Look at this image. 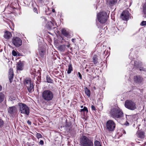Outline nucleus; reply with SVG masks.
Returning a JSON list of instances; mask_svg holds the SVG:
<instances>
[{"label": "nucleus", "mask_w": 146, "mask_h": 146, "mask_svg": "<svg viewBox=\"0 0 146 146\" xmlns=\"http://www.w3.org/2000/svg\"><path fill=\"white\" fill-rule=\"evenodd\" d=\"M80 111L81 112H82V111H86L87 112L88 111V108L85 106L84 107L83 109L80 110Z\"/></svg>", "instance_id": "32"}, {"label": "nucleus", "mask_w": 146, "mask_h": 146, "mask_svg": "<svg viewBox=\"0 0 146 146\" xmlns=\"http://www.w3.org/2000/svg\"><path fill=\"white\" fill-rule=\"evenodd\" d=\"M125 106L126 108L131 110H134L137 108L135 103L129 100H127L125 102Z\"/></svg>", "instance_id": "6"}, {"label": "nucleus", "mask_w": 146, "mask_h": 146, "mask_svg": "<svg viewBox=\"0 0 146 146\" xmlns=\"http://www.w3.org/2000/svg\"><path fill=\"white\" fill-rule=\"evenodd\" d=\"M111 116L115 119H121L123 116V113L119 108H113L110 111Z\"/></svg>", "instance_id": "1"}, {"label": "nucleus", "mask_w": 146, "mask_h": 146, "mask_svg": "<svg viewBox=\"0 0 146 146\" xmlns=\"http://www.w3.org/2000/svg\"><path fill=\"white\" fill-rule=\"evenodd\" d=\"M131 64H132L133 66L130 68L131 70L133 69L135 67L136 68H139L141 66H143V64L141 62L134 60L131 61L129 65H131Z\"/></svg>", "instance_id": "9"}, {"label": "nucleus", "mask_w": 146, "mask_h": 146, "mask_svg": "<svg viewBox=\"0 0 146 146\" xmlns=\"http://www.w3.org/2000/svg\"><path fill=\"white\" fill-rule=\"evenodd\" d=\"M27 123H28V124H29V125H31V121H30L29 120H28L27 121Z\"/></svg>", "instance_id": "42"}, {"label": "nucleus", "mask_w": 146, "mask_h": 146, "mask_svg": "<svg viewBox=\"0 0 146 146\" xmlns=\"http://www.w3.org/2000/svg\"><path fill=\"white\" fill-rule=\"evenodd\" d=\"M123 133H126L125 131H124Z\"/></svg>", "instance_id": "49"}, {"label": "nucleus", "mask_w": 146, "mask_h": 146, "mask_svg": "<svg viewBox=\"0 0 146 146\" xmlns=\"http://www.w3.org/2000/svg\"><path fill=\"white\" fill-rule=\"evenodd\" d=\"M126 122H127V124H126V125H129V123H128V122H127V121Z\"/></svg>", "instance_id": "46"}, {"label": "nucleus", "mask_w": 146, "mask_h": 146, "mask_svg": "<svg viewBox=\"0 0 146 146\" xmlns=\"http://www.w3.org/2000/svg\"><path fill=\"white\" fill-rule=\"evenodd\" d=\"M42 98L43 100L46 102L52 101L54 98L53 92L50 90H44L42 93Z\"/></svg>", "instance_id": "2"}, {"label": "nucleus", "mask_w": 146, "mask_h": 146, "mask_svg": "<svg viewBox=\"0 0 146 146\" xmlns=\"http://www.w3.org/2000/svg\"><path fill=\"white\" fill-rule=\"evenodd\" d=\"M93 62L94 64H97L98 63V58L96 56L94 55L93 58Z\"/></svg>", "instance_id": "25"}, {"label": "nucleus", "mask_w": 146, "mask_h": 146, "mask_svg": "<svg viewBox=\"0 0 146 146\" xmlns=\"http://www.w3.org/2000/svg\"><path fill=\"white\" fill-rule=\"evenodd\" d=\"M70 45L69 44L68 45H66V46H67L68 48H69L70 47Z\"/></svg>", "instance_id": "44"}, {"label": "nucleus", "mask_w": 146, "mask_h": 146, "mask_svg": "<svg viewBox=\"0 0 146 146\" xmlns=\"http://www.w3.org/2000/svg\"><path fill=\"white\" fill-rule=\"evenodd\" d=\"M117 2V0H109L108 3L109 5L111 6L115 5Z\"/></svg>", "instance_id": "21"}, {"label": "nucleus", "mask_w": 146, "mask_h": 146, "mask_svg": "<svg viewBox=\"0 0 146 146\" xmlns=\"http://www.w3.org/2000/svg\"><path fill=\"white\" fill-rule=\"evenodd\" d=\"M23 63L20 61L17 63V69L18 70H22L23 69Z\"/></svg>", "instance_id": "18"}, {"label": "nucleus", "mask_w": 146, "mask_h": 146, "mask_svg": "<svg viewBox=\"0 0 146 146\" xmlns=\"http://www.w3.org/2000/svg\"><path fill=\"white\" fill-rule=\"evenodd\" d=\"M75 40V39L72 38V42H74V41Z\"/></svg>", "instance_id": "45"}, {"label": "nucleus", "mask_w": 146, "mask_h": 146, "mask_svg": "<svg viewBox=\"0 0 146 146\" xmlns=\"http://www.w3.org/2000/svg\"><path fill=\"white\" fill-rule=\"evenodd\" d=\"M138 137L140 138L143 139L145 137V133L143 131H140L138 133Z\"/></svg>", "instance_id": "20"}, {"label": "nucleus", "mask_w": 146, "mask_h": 146, "mask_svg": "<svg viewBox=\"0 0 146 146\" xmlns=\"http://www.w3.org/2000/svg\"><path fill=\"white\" fill-rule=\"evenodd\" d=\"M62 34L65 37H67L69 34V32L65 29H62L61 31Z\"/></svg>", "instance_id": "19"}, {"label": "nucleus", "mask_w": 146, "mask_h": 146, "mask_svg": "<svg viewBox=\"0 0 146 146\" xmlns=\"http://www.w3.org/2000/svg\"><path fill=\"white\" fill-rule=\"evenodd\" d=\"M4 124V122L0 118V127H2Z\"/></svg>", "instance_id": "33"}, {"label": "nucleus", "mask_w": 146, "mask_h": 146, "mask_svg": "<svg viewBox=\"0 0 146 146\" xmlns=\"http://www.w3.org/2000/svg\"><path fill=\"white\" fill-rule=\"evenodd\" d=\"M77 128V126L75 124H74L72 125L70 128H69V131H72L75 130Z\"/></svg>", "instance_id": "23"}, {"label": "nucleus", "mask_w": 146, "mask_h": 146, "mask_svg": "<svg viewBox=\"0 0 146 146\" xmlns=\"http://www.w3.org/2000/svg\"><path fill=\"white\" fill-rule=\"evenodd\" d=\"M84 91L85 93L87 95V96L89 97L90 96V91L89 89H88L87 87H85L84 88Z\"/></svg>", "instance_id": "22"}, {"label": "nucleus", "mask_w": 146, "mask_h": 146, "mask_svg": "<svg viewBox=\"0 0 146 146\" xmlns=\"http://www.w3.org/2000/svg\"><path fill=\"white\" fill-rule=\"evenodd\" d=\"M17 111V109L15 106L10 107L8 109V113L11 114L15 113Z\"/></svg>", "instance_id": "13"}, {"label": "nucleus", "mask_w": 146, "mask_h": 146, "mask_svg": "<svg viewBox=\"0 0 146 146\" xmlns=\"http://www.w3.org/2000/svg\"><path fill=\"white\" fill-rule=\"evenodd\" d=\"M143 80L142 77L139 75L135 76L134 77V82L138 84L141 83L142 82Z\"/></svg>", "instance_id": "14"}, {"label": "nucleus", "mask_w": 146, "mask_h": 146, "mask_svg": "<svg viewBox=\"0 0 146 146\" xmlns=\"http://www.w3.org/2000/svg\"><path fill=\"white\" fill-rule=\"evenodd\" d=\"M141 26H145L146 25V21H142L141 23Z\"/></svg>", "instance_id": "35"}, {"label": "nucleus", "mask_w": 146, "mask_h": 146, "mask_svg": "<svg viewBox=\"0 0 146 146\" xmlns=\"http://www.w3.org/2000/svg\"><path fill=\"white\" fill-rule=\"evenodd\" d=\"M9 79L10 83H11L13 80L14 74L13 70L12 68H10L9 70Z\"/></svg>", "instance_id": "12"}, {"label": "nucleus", "mask_w": 146, "mask_h": 146, "mask_svg": "<svg viewBox=\"0 0 146 146\" xmlns=\"http://www.w3.org/2000/svg\"><path fill=\"white\" fill-rule=\"evenodd\" d=\"M98 21L101 23H104L106 21L108 16L106 13L102 12L99 13L97 15Z\"/></svg>", "instance_id": "5"}, {"label": "nucleus", "mask_w": 146, "mask_h": 146, "mask_svg": "<svg viewBox=\"0 0 146 146\" xmlns=\"http://www.w3.org/2000/svg\"><path fill=\"white\" fill-rule=\"evenodd\" d=\"M33 10L34 12H36L37 11V9L36 8H34Z\"/></svg>", "instance_id": "43"}, {"label": "nucleus", "mask_w": 146, "mask_h": 146, "mask_svg": "<svg viewBox=\"0 0 146 146\" xmlns=\"http://www.w3.org/2000/svg\"><path fill=\"white\" fill-rule=\"evenodd\" d=\"M12 41L13 43L16 47H19L22 44V40L19 37H13L12 39Z\"/></svg>", "instance_id": "10"}, {"label": "nucleus", "mask_w": 146, "mask_h": 146, "mask_svg": "<svg viewBox=\"0 0 146 146\" xmlns=\"http://www.w3.org/2000/svg\"><path fill=\"white\" fill-rule=\"evenodd\" d=\"M94 89H96V87H94Z\"/></svg>", "instance_id": "51"}, {"label": "nucleus", "mask_w": 146, "mask_h": 146, "mask_svg": "<svg viewBox=\"0 0 146 146\" xmlns=\"http://www.w3.org/2000/svg\"><path fill=\"white\" fill-rule=\"evenodd\" d=\"M91 108L92 110H96V108L94 105H92Z\"/></svg>", "instance_id": "39"}, {"label": "nucleus", "mask_w": 146, "mask_h": 146, "mask_svg": "<svg viewBox=\"0 0 146 146\" xmlns=\"http://www.w3.org/2000/svg\"><path fill=\"white\" fill-rule=\"evenodd\" d=\"M2 89V87L0 85V91Z\"/></svg>", "instance_id": "48"}, {"label": "nucleus", "mask_w": 146, "mask_h": 146, "mask_svg": "<svg viewBox=\"0 0 146 146\" xmlns=\"http://www.w3.org/2000/svg\"><path fill=\"white\" fill-rule=\"evenodd\" d=\"M36 136L38 139L41 138L42 137V135L39 133H37Z\"/></svg>", "instance_id": "34"}, {"label": "nucleus", "mask_w": 146, "mask_h": 146, "mask_svg": "<svg viewBox=\"0 0 146 146\" xmlns=\"http://www.w3.org/2000/svg\"><path fill=\"white\" fill-rule=\"evenodd\" d=\"M106 126L107 129L110 131H113L115 129L116 124L112 120H109L106 123Z\"/></svg>", "instance_id": "7"}, {"label": "nucleus", "mask_w": 146, "mask_h": 146, "mask_svg": "<svg viewBox=\"0 0 146 146\" xmlns=\"http://www.w3.org/2000/svg\"><path fill=\"white\" fill-rule=\"evenodd\" d=\"M12 36V35L11 33L8 31H6L4 35V37L7 39H9Z\"/></svg>", "instance_id": "15"}, {"label": "nucleus", "mask_w": 146, "mask_h": 146, "mask_svg": "<svg viewBox=\"0 0 146 146\" xmlns=\"http://www.w3.org/2000/svg\"><path fill=\"white\" fill-rule=\"evenodd\" d=\"M4 95L2 93H0V103L3 100Z\"/></svg>", "instance_id": "29"}, {"label": "nucleus", "mask_w": 146, "mask_h": 146, "mask_svg": "<svg viewBox=\"0 0 146 146\" xmlns=\"http://www.w3.org/2000/svg\"><path fill=\"white\" fill-rule=\"evenodd\" d=\"M58 48L60 51L64 52L65 50L66 45H60L59 47Z\"/></svg>", "instance_id": "24"}, {"label": "nucleus", "mask_w": 146, "mask_h": 146, "mask_svg": "<svg viewBox=\"0 0 146 146\" xmlns=\"http://www.w3.org/2000/svg\"><path fill=\"white\" fill-rule=\"evenodd\" d=\"M24 84L27 87L29 92H31L33 89L34 86L33 84L31 82L30 79H26Z\"/></svg>", "instance_id": "8"}, {"label": "nucleus", "mask_w": 146, "mask_h": 146, "mask_svg": "<svg viewBox=\"0 0 146 146\" xmlns=\"http://www.w3.org/2000/svg\"><path fill=\"white\" fill-rule=\"evenodd\" d=\"M47 82L48 83H52L53 80L49 77L47 76L46 77Z\"/></svg>", "instance_id": "28"}, {"label": "nucleus", "mask_w": 146, "mask_h": 146, "mask_svg": "<svg viewBox=\"0 0 146 146\" xmlns=\"http://www.w3.org/2000/svg\"><path fill=\"white\" fill-rule=\"evenodd\" d=\"M129 13L128 10H125L121 13V18L123 20H127L129 18Z\"/></svg>", "instance_id": "11"}, {"label": "nucleus", "mask_w": 146, "mask_h": 146, "mask_svg": "<svg viewBox=\"0 0 146 146\" xmlns=\"http://www.w3.org/2000/svg\"><path fill=\"white\" fill-rule=\"evenodd\" d=\"M12 54L14 56H15L17 55V52L14 50H13L12 52Z\"/></svg>", "instance_id": "36"}, {"label": "nucleus", "mask_w": 146, "mask_h": 146, "mask_svg": "<svg viewBox=\"0 0 146 146\" xmlns=\"http://www.w3.org/2000/svg\"><path fill=\"white\" fill-rule=\"evenodd\" d=\"M139 68L140 71L142 72H146V68H144L143 66H141Z\"/></svg>", "instance_id": "27"}, {"label": "nucleus", "mask_w": 146, "mask_h": 146, "mask_svg": "<svg viewBox=\"0 0 146 146\" xmlns=\"http://www.w3.org/2000/svg\"><path fill=\"white\" fill-rule=\"evenodd\" d=\"M142 14L143 17L146 18V2L145 3L143 7Z\"/></svg>", "instance_id": "16"}, {"label": "nucleus", "mask_w": 146, "mask_h": 146, "mask_svg": "<svg viewBox=\"0 0 146 146\" xmlns=\"http://www.w3.org/2000/svg\"><path fill=\"white\" fill-rule=\"evenodd\" d=\"M80 142L82 146H94L92 141L85 136L80 138Z\"/></svg>", "instance_id": "3"}, {"label": "nucleus", "mask_w": 146, "mask_h": 146, "mask_svg": "<svg viewBox=\"0 0 146 146\" xmlns=\"http://www.w3.org/2000/svg\"><path fill=\"white\" fill-rule=\"evenodd\" d=\"M34 144V143L33 142L32 143H29V146H33Z\"/></svg>", "instance_id": "41"}, {"label": "nucleus", "mask_w": 146, "mask_h": 146, "mask_svg": "<svg viewBox=\"0 0 146 146\" xmlns=\"http://www.w3.org/2000/svg\"><path fill=\"white\" fill-rule=\"evenodd\" d=\"M95 146H102L100 142L97 140H96L94 142Z\"/></svg>", "instance_id": "31"}, {"label": "nucleus", "mask_w": 146, "mask_h": 146, "mask_svg": "<svg viewBox=\"0 0 146 146\" xmlns=\"http://www.w3.org/2000/svg\"><path fill=\"white\" fill-rule=\"evenodd\" d=\"M71 126V123L70 122H66V124L65 125V127L67 128V129H69V128Z\"/></svg>", "instance_id": "30"}, {"label": "nucleus", "mask_w": 146, "mask_h": 146, "mask_svg": "<svg viewBox=\"0 0 146 146\" xmlns=\"http://www.w3.org/2000/svg\"><path fill=\"white\" fill-rule=\"evenodd\" d=\"M83 107V106H81V108H82Z\"/></svg>", "instance_id": "50"}, {"label": "nucleus", "mask_w": 146, "mask_h": 146, "mask_svg": "<svg viewBox=\"0 0 146 146\" xmlns=\"http://www.w3.org/2000/svg\"><path fill=\"white\" fill-rule=\"evenodd\" d=\"M44 52H43V51H41L39 52V54H40V55L41 56H42L44 55Z\"/></svg>", "instance_id": "37"}, {"label": "nucleus", "mask_w": 146, "mask_h": 146, "mask_svg": "<svg viewBox=\"0 0 146 146\" xmlns=\"http://www.w3.org/2000/svg\"><path fill=\"white\" fill-rule=\"evenodd\" d=\"M39 143L41 145H43L44 144V142L42 140H40L39 142Z\"/></svg>", "instance_id": "40"}, {"label": "nucleus", "mask_w": 146, "mask_h": 146, "mask_svg": "<svg viewBox=\"0 0 146 146\" xmlns=\"http://www.w3.org/2000/svg\"><path fill=\"white\" fill-rule=\"evenodd\" d=\"M68 68L67 71V73L70 74L71 73V71L73 70V68L72 67V65L70 64L68 66Z\"/></svg>", "instance_id": "26"}, {"label": "nucleus", "mask_w": 146, "mask_h": 146, "mask_svg": "<svg viewBox=\"0 0 146 146\" xmlns=\"http://www.w3.org/2000/svg\"><path fill=\"white\" fill-rule=\"evenodd\" d=\"M78 75L79 77V78H80V79H82V76L81 74L80 73V72H78Z\"/></svg>", "instance_id": "38"}, {"label": "nucleus", "mask_w": 146, "mask_h": 146, "mask_svg": "<svg viewBox=\"0 0 146 146\" xmlns=\"http://www.w3.org/2000/svg\"><path fill=\"white\" fill-rule=\"evenodd\" d=\"M54 23H52L51 21L48 22L47 24V28L48 29H54V27H53L54 26Z\"/></svg>", "instance_id": "17"}, {"label": "nucleus", "mask_w": 146, "mask_h": 146, "mask_svg": "<svg viewBox=\"0 0 146 146\" xmlns=\"http://www.w3.org/2000/svg\"><path fill=\"white\" fill-rule=\"evenodd\" d=\"M105 51H104V54L105 53Z\"/></svg>", "instance_id": "52"}, {"label": "nucleus", "mask_w": 146, "mask_h": 146, "mask_svg": "<svg viewBox=\"0 0 146 146\" xmlns=\"http://www.w3.org/2000/svg\"><path fill=\"white\" fill-rule=\"evenodd\" d=\"M19 111L21 113L25 114L27 115H29V109L27 105L24 103H19Z\"/></svg>", "instance_id": "4"}, {"label": "nucleus", "mask_w": 146, "mask_h": 146, "mask_svg": "<svg viewBox=\"0 0 146 146\" xmlns=\"http://www.w3.org/2000/svg\"><path fill=\"white\" fill-rule=\"evenodd\" d=\"M52 12H55V10L54 9H52Z\"/></svg>", "instance_id": "47"}]
</instances>
